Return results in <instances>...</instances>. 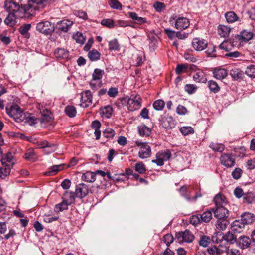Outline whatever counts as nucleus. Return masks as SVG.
<instances>
[{
    "label": "nucleus",
    "instance_id": "obj_1",
    "mask_svg": "<svg viewBox=\"0 0 255 255\" xmlns=\"http://www.w3.org/2000/svg\"><path fill=\"white\" fill-rule=\"evenodd\" d=\"M49 4L48 0H29L22 8L28 17L35 15L37 11L44 9Z\"/></svg>",
    "mask_w": 255,
    "mask_h": 255
},
{
    "label": "nucleus",
    "instance_id": "obj_2",
    "mask_svg": "<svg viewBox=\"0 0 255 255\" xmlns=\"http://www.w3.org/2000/svg\"><path fill=\"white\" fill-rule=\"evenodd\" d=\"M6 111L7 115L12 118L15 122L21 123L24 113L18 105L13 103L7 105L6 107Z\"/></svg>",
    "mask_w": 255,
    "mask_h": 255
},
{
    "label": "nucleus",
    "instance_id": "obj_3",
    "mask_svg": "<svg viewBox=\"0 0 255 255\" xmlns=\"http://www.w3.org/2000/svg\"><path fill=\"white\" fill-rule=\"evenodd\" d=\"M24 4L20 6L18 4L12 1V0H6L5 1L4 8L9 13H15L17 17L23 18L28 17L26 13H24V9L22 8Z\"/></svg>",
    "mask_w": 255,
    "mask_h": 255
},
{
    "label": "nucleus",
    "instance_id": "obj_4",
    "mask_svg": "<svg viewBox=\"0 0 255 255\" xmlns=\"http://www.w3.org/2000/svg\"><path fill=\"white\" fill-rule=\"evenodd\" d=\"M125 101L127 102V108L130 111H135L141 107L142 99L138 94L131 95L128 99L125 100Z\"/></svg>",
    "mask_w": 255,
    "mask_h": 255
},
{
    "label": "nucleus",
    "instance_id": "obj_5",
    "mask_svg": "<svg viewBox=\"0 0 255 255\" xmlns=\"http://www.w3.org/2000/svg\"><path fill=\"white\" fill-rule=\"evenodd\" d=\"M171 157V153L168 149L158 151L155 155V158L152 159L151 162L157 166H161L164 164L165 161H168Z\"/></svg>",
    "mask_w": 255,
    "mask_h": 255
},
{
    "label": "nucleus",
    "instance_id": "obj_6",
    "mask_svg": "<svg viewBox=\"0 0 255 255\" xmlns=\"http://www.w3.org/2000/svg\"><path fill=\"white\" fill-rule=\"evenodd\" d=\"M36 30L42 34L48 35L54 31L55 27L54 24L49 21H42L37 24Z\"/></svg>",
    "mask_w": 255,
    "mask_h": 255
},
{
    "label": "nucleus",
    "instance_id": "obj_7",
    "mask_svg": "<svg viewBox=\"0 0 255 255\" xmlns=\"http://www.w3.org/2000/svg\"><path fill=\"white\" fill-rule=\"evenodd\" d=\"M135 144L139 147L138 156L141 159L149 157L151 155V149L150 146L146 142H141L139 141H135Z\"/></svg>",
    "mask_w": 255,
    "mask_h": 255
},
{
    "label": "nucleus",
    "instance_id": "obj_8",
    "mask_svg": "<svg viewBox=\"0 0 255 255\" xmlns=\"http://www.w3.org/2000/svg\"><path fill=\"white\" fill-rule=\"evenodd\" d=\"M175 237L180 243L183 242L191 243L194 239L193 234L188 230L183 232H177L175 234Z\"/></svg>",
    "mask_w": 255,
    "mask_h": 255
},
{
    "label": "nucleus",
    "instance_id": "obj_9",
    "mask_svg": "<svg viewBox=\"0 0 255 255\" xmlns=\"http://www.w3.org/2000/svg\"><path fill=\"white\" fill-rule=\"evenodd\" d=\"M221 164L227 168H231L235 164V158L232 154L224 153L220 157Z\"/></svg>",
    "mask_w": 255,
    "mask_h": 255
},
{
    "label": "nucleus",
    "instance_id": "obj_10",
    "mask_svg": "<svg viewBox=\"0 0 255 255\" xmlns=\"http://www.w3.org/2000/svg\"><path fill=\"white\" fill-rule=\"evenodd\" d=\"M93 95L91 92L89 90L83 91L81 93L80 105L83 108H87L91 105Z\"/></svg>",
    "mask_w": 255,
    "mask_h": 255
},
{
    "label": "nucleus",
    "instance_id": "obj_11",
    "mask_svg": "<svg viewBox=\"0 0 255 255\" xmlns=\"http://www.w3.org/2000/svg\"><path fill=\"white\" fill-rule=\"evenodd\" d=\"M191 45L195 50L201 51L207 48L208 42L204 39L196 37L192 39Z\"/></svg>",
    "mask_w": 255,
    "mask_h": 255
},
{
    "label": "nucleus",
    "instance_id": "obj_12",
    "mask_svg": "<svg viewBox=\"0 0 255 255\" xmlns=\"http://www.w3.org/2000/svg\"><path fill=\"white\" fill-rule=\"evenodd\" d=\"M89 191L88 185L84 183H80L76 185L75 193L76 197L83 198L88 195Z\"/></svg>",
    "mask_w": 255,
    "mask_h": 255
},
{
    "label": "nucleus",
    "instance_id": "obj_13",
    "mask_svg": "<svg viewBox=\"0 0 255 255\" xmlns=\"http://www.w3.org/2000/svg\"><path fill=\"white\" fill-rule=\"evenodd\" d=\"M190 25L189 20L184 17H179L175 21V28L183 30L187 28Z\"/></svg>",
    "mask_w": 255,
    "mask_h": 255
},
{
    "label": "nucleus",
    "instance_id": "obj_14",
    "mask_svg": "<svg viewBox=\"0 0 255 255\" xmlns=\"http://www.w3.org/2000/svg\"><path fill=\"white\" fill-rule=\"evenodd\" d=\"M215 217L218 219L226 218L229 215L228 210L225 206L216 207L215 210L213 209Z\"/></svg>",
    "mask_w": 255,
    "mask_h": 255
},
{
    "label": "nucleus",
    "instance_id": "obj_15",
    "mask_svg": "<svg viewBox=\"0 0 255 255\" xmlns=\"http://www.w3.org/2000/svg\"><path fill=\"white\" fill-rule=\"evenodd\" d=\"M73 22L68 19H64L57 23L58 29L60 31L67 32L73 25Z\"/></svg>",
    "mask_w": 255,
    "mask_h": 255
},
{
    "label": "nucleus",
    "instance_id": "obj_16",
    "mask_svg": "<svg viewBox=\"0 0 255 255\" xmlns=\"http://www.w3.org/2000/svg\"><path fill=\"white\" fill-rule=\"evenodd\" d=\"M212 72L214 77L218 80L224 79L228 74L227 70L221 67L215 68Z\"/></svg>",
    "mask_w": 255,
    "mask_h": 255
},
{
    "label": "nucleus",
    "instance_id": "obj_17",
    "mask_svg": "<svg viewBox=\"0 0 255 255\" xmlns=\"http://www.w3.org/2000/svg\"><path fill=\"white\" fill-rule=\"evenodd\" d=\"M193 80L196 82L205 83L207 81L206 74L200 69L195 71L193 75Z\"/></svg>",
    "mask_w": 255,
    "mask_h": 255
},
{
    "label": "nucleus",
    "instance_id": "obj_18",
    "mask_svg": "<svg viewBox=\"0 0 255 255\" xmlns=\"http://www.w3.org/2000/svg\"><path fill=\"white\" fill-rule=\"evenodd\" d=\"M39 106L38 108L41 114V122L46 123L49 122L51 119L50 111L46 108H44L42 106L39 105Z\"/></svg>",
    "mask_w": 255,
    "mask_h": 255
},
{
    "label": "nucleus",
    "instance_id": "obj_19",
    "mask_svg": "<svg viewBox=\"0 0 255 255\" xmlns=\"http://www.w3.org/2000/svg\"><path fill=\"white\" fill-rule=\"evenodd\" d=\"M253 33L247 30H243L237 35V38L241 42H247L252 39Z\"/></svg>",
    "mask_w": 255,
    "mask_h": 255
},
{
    "label": "nucleus",
    "instance_id": "obj_20",
    "mask_svg": "<svg viewBox=\"0 0 255 255\" xmlns=\"http://www.w3.org/2000/svg\"><path fill=\"white\" fill-rule=\"evenodd\" d=\"M245 226V224L243 222L237 220L232 223L231 230L234 233H241L244 229Z\"/></svg>",
    "mask_w": 255,
    "mask_h": 255
},
{
    "label": "nucleus",
    "instance_id": "obj_21",
    "mask_svg": "<svg viewBox=\"0 0 255 255\" xmlns=\"http://www.w3.org/2000/svg\"><path fill=\"white\" fill-rule=\"evenodd\" d=\"M55 56L59 59H67L69 56V52L64 48H57L54 52Z\"/></svg>",
    "mask_w": 255,
    "mask_h": 255
},
{
    "label": "nucleus",
    "instance_id": "obj_22",
    "mask_svg": "<svg viewBox=\"0 0 255 255\" xmlns=\"http://www.w3.org/2000/svg\"><path fill=\"white\" fill-rule=\"evenodd\" d=\"M214 201L216 207L226 206L227 205L225 197L221 194H218L215 196Z\"/></svg>",
    "mask_w": 255,
    "mask_h": 255
},
{
    "label": "nucleus",
    "instance_id": "obj_23",
    "mask_svg": "<svg viewBox=\"0 0 255 255\" xmlns=\"http://www.w3.org/2000/svg\"><path fill=\"white\" fill-rule=\"evenodd\" d=\"M75 193L73 192L66 191L63 195V200L69 205L74 202L76 197Z\"/></svg>",
    "mask_w": 255,
    "mask_h": 255
},
{
    "label": "nucleus",
    "instance_id": "obj_24",
    "mask_svg": "<svg viewBox=\"0 0 255 255\" xmlns=\"http://www.w3.org/2000/svg\"><path fill=\"white\" fill-rule=\"evenodd\" d=\"M100 113L102 117L106 119L110 118L113 113V108L110 105L105 106L100 109Z\"/></svg>",
    "mask_w": 255,
    "mask_h": 255
},
{
    "label": "nucleus",
    "instance_id": "obj_25",
    "mask_svg": "<svg viewBox=\"0 0 255 255\" xmlns=\"http://www.w3.org/2000/svg\"><path fill=\"white\" fill-rule=\"evenodd\" d=\"M82 180L85 182L92 183L96 180L95 172L87 171L82 174Z\"/></svg>",
    "mask_w": 255,
    "mask_h": 255
},
{
    "label": "nucleus",
    "instance_id": "obj_26",
    "mask_svg": "<svg viewBox=\"0 0 255 255\" xmlns=\"http://www.w3.org/2000/svg\"><path fill=\"white\" fill-rule=\"evenodd\" d=\"M38 146L40 148L47 149V150H45L47 153L54 152L56 149V146L54 144H49L46 140L39 142Z\"/></svg>",
    "mask_w": 255,
    "mask_h": 255
},
{
    "label": "nucleus",
    "instance_id": "obj_27",
    "mask_svg": "<svg viewBox=\"0 0 255 255\" xmlns=\"http://www.w3.org/2000/svg\"><path fill=\"white\" fill-rule=\"evenodd\" d=\"M230 75L233 79L238 80L243 78L244 73L240 69L234 67L230 70Z\"/></svg>",
    "mask_w": 255,
    "mask_h": 255
},
{
    "label": "nucleus",
    "instance_id": "obj_28",
    "mask_svg": "<svg viewBox=\"0 0 255 255\" xmlns=\"http://www.w3.org/2000/svg\"><path fill=\"white\" fill-rule=\"evenodd\" d=\"M254 220L255 216L251 213L245 212L241 216V221L245 225L251 224Z\"/></svg>",
    "mask_w": 255,
    "mask_h": 255
},
{
    "label": "nucleus",
    "instance_id": "obj_29",
    "mask_svg": "<svg viewBox=\"0 0 255 255\" xmlns=\"http://www.w3.org/2000/svg\"><path fill=\"white\" fill-rule=\"evenodd\" d=\"M1 163L6 166L10 165V169L14 163L13 156L11 153L6 154L2 158Z\"/></svg>",
    "mask_w": 255,
    "mask_h": 255
},
{
    "label": "nucleus",
    "instance_id": "obj_30",
    "mask_svg": "<svg viewBox=\"0 0 255 255\" xmlns=\"http://www.w3.org/2000/svg\"><path fill=\"white\" fill-rule=\"evenodd\" d=\"M101 124L98 120H95L92 122L91 124V128L94 129V134L96 137V139L98 140L101 136V131L100 130Z\"/></svg>",
    "mask_w": 255,
    "mask_h": 255
},
{
    "label": "nucleus",
    "instance_id": "obj_31",
    "mask_svg": "<svg viewBox=\"0 0 255 255\" xmlns=\"http://www.w3.org/2000/svg\"><path fill=\"white\" fill-rule=\"evenodd\" d=\"M162 125L165 128L171 129L175 127V121L171 117H167L162 120Z\"/></svg>",
    "mask_w": 255,
    "mask_h": 255
},
{
    "label": "nucleus",
    "instance_id": "obj_32",
    "mask_svg": "<svg viewBox=\"0 0 255 255\" xmlns=\"http://www.w3.org/2000/svg\"><path fill=\"white\" fill-rule=\"evenodd\" d=\"M22 117H23V118L21 119V122L28 123L30 125L36 123L37 119L28 113H24Z\"/></svg>",
    "mask_w": 255,
    "mask_h": 255
},
{
    "label": "nucleus",
    "instance_id": "obj_33",
    "mask_svg": "<svg viewBox=\"0 0 255 255\" xmlns=\"http://www.w3.org/2000/svg\"><path fill=\"white\" fill-rule=\"evenodd\" d=\"M232 232L229 231L223 236V240L230 244H233L237 241V237Z\"/></svg>",
    "mask_w": 255,
    "mask_h": 255
},
{
    "label": "nucleus",
    "instance_id": "obj_34",
    "mask_svg": "<svg viewBox=\"0 0 255 255\" xmlns=\"http://www.w3.org/2000/svg\"><path fill=\"white\" fill-rule=\"evenodd\" d=\"M138 131L141 136H148L151 133V129L145 125H141L138 127Z\"/></svg>",
    "mask_w": 255,
    "mask_h": 255
},
{
    "label": "nucleus",
    "instance_id": "obj_35",
    "mask_svg": "<svg viewBox=\"0 0 255 255\" xmlns=\"http://www.w3.org/2000/svg\"><path fill=\"white\" fill-rule=\"evenodd\" d=\"M18 17L15 13H9L4 20V23L10 27L13 26L16 23V19Z\"/></svg>",
    "mask_w": 255,
    "mask_h": 255
},
{
    "label": "nucleus",
    "instance_id": "obj_36",
    "mask_svg": "<svg viewBox=\"0 0 255 255\" xmlns=\"http://www.w3.org/2000/svg\"><path fill=\"white\" fill-rule=\"evenodd\" d=\"M239 247L241 249L248 248L250 246V239L248 237H240L238 241Z\"/></svg>",
    "mask_w": 255,
    "mask_h": 255
},
{
    "label": "nucleus",
    "instance_id": "obj_37",
    "mask_svg": "<svg viewBox=\"0 0 255 255\" xmlns=\"http://www.w3.org/2000/svg\"><path fill=\"white\" fill-rule=\"evenodd\" d=\"M227 250V247L224 249H220L215 246L211 247L207 249V252L211 255H219Z\"/></svg>",
    "mask_w": 255,
    "mask_h": 255
},
{
    "label": "nucleus",
    "instance_id": "obj_38",
    "mask_svg": "<svg viewBox=\"0 0 255 255\" xmlns=\"http://www.w3.org/2000/svg\"><path fill=\"white\" fill-rule=\"evenodd\" d=\"M225 17L229 23H233L238 20L239 17L233 11H229L225 13Z\"/></svg>",
    "mask_w": 255,
    "mask_h": 255
},
{
    "label": "nucleus",
    "instance_id": "obj_39",
    "mask_svg": "<svg viewBox=\"0 0 255 255\" xmlns=\"http://www.w3.org/2000/svg\"><path fill=\"white\" fill-rule=\"evenodd\" d=\"M10 165L8 166L2 164L0 167V178H5L10 174Z\"/></svg>",
    "mask_w": 255,
    "mask_h": 255
},
{
    "label": "nucleus",
    "instance_id": "obj_40",
    "mask_svg": "<svg viewBox=\"0 0 255 255\" xmlns=\"http://www.w3.org/2000/svg\"><path fill=\"white\" fill-rule=\"evenodd\" d=\"M200 218L201 222H209L212 219V212L210 210L205 211L202 214H200Z\"/></svg>",
    "mask_w": 255,
    "mask_h": 255
},
{
    "label": "nucleus",
    "instance_id": "obj_41",
    "mask_svg": "<svg viewBox=\"0 0 255 255\" xmlns=\"http://www.w3.org/2000/svg\"><path fill=\"white\" fill-rule=\"evenodd\" d=\"M219 34L223 37H227L230 32V28L225 26V25H220L218 27V29Z\"/></svg>",
    "mask_w": 255,
    "mask_h": 255
},
{
    "label": "nucleus",
    "instance_id": "obj_42",
    "mask_svg": "<svg viewBox=\"0 0 255 255\" xmlns=\"http://www.w3.org/2000/svg\"><path fill=\"white\" fill-rule=\"evenodd\" d=\"M65 112L68 117L73 118L76 116L77 111L74 106L68 105L65 107Z\"/></svg>",
    "mask_w": 255,
    "mask_h": 255
},
{
    "label": "nucleus",
    "instance_id": "obj_43",
    "mask_svg": "<svg viewBox=\"0 0 255 255\" xmlns=\"http://www.w3.org/2000/svg\"><path fill=\"white\" fill-rule=\"evenodd\" d=\"M100 53L95 49H93L88 52V56L91 61H95L100 59Z\"/></svg>",
    "mask_w": 255,
    "mask_h": 255
},
{
    "label": "nucleus",
    "instance_id": "obj_44",
    "mask_svg": "<svg viewBox=\"0 0 255 255\" xmlns=\"http://www.w3.org/2000/svg\"><path fill=\"white\" fill-rule=\"evenodd\" d=\"M211 243V239L209 236L201 235L200 237L199 244L203 247H207Z\"/></svg>",
    "mask_w": 255,
    "mask_h": 255
},
{
    "label": "nucleus",
    "instance_id": "obj_45",
    "mask_svg": "<svg viewBox=\"0 0 255 255\" xmlns=\"http://www.w3.org/2000/svg\"><path fill=\"white\" fill-rule=\"evenodd\" d=\"M228 223L229 222L226 218L218 219L216 224V227L218 230H224L227 228Z\"/></svg>",
    "mask_w": 255,
    "mask_h": 255
},
{
    "label": "nucleus",
    "instance_id": "obj_46",
    "mask_svg": "<svg viewBox=\"0 0 255 255\" xmlns=\"http://www.w3.org/2000/svg\"><path fill=\"white\" fill-rule=\"evenodd\" d=\"M25 158L30 161H34L36 158V155L32 149H28L24 154Z\"/></svg>",
    "mask_w": 255,
    "mask_h": 255
},
{
    "label": "nucleus",
    "instance_id": "obj_47",
    "mask_svg": "<svg viewBox=\"0 0 255 255\" xmlns=\"http://www.w3.org/2000/svg\"><path fill=\"white\" fill-rule=\"evenodd\" d=\"M104 74V70L96 68L92 74V79L93 81L101 80Z\"/></svg>",
    "mask_w": 255,
    "mask_h": 255
},
{
    "label": "nucleus",
    "instance_id": "obj_48",
    "mask_svg": "<svg viewBox=\"0 0 255 255\" xmlns=\"http://www.w3.org/2000/svg\"><path fill=\"white\" fill-rule=\"evenodd\" d=\"M208 85L210 91L214 93L218 92L220 90V88L217 83L213 80L209 81Z\"/></svg>",
    "mask_w": 255,
    "mask_h": 255
},
{
    "label": "nucleus",
    "instance_id": "obj_49",
    "mask_svg": "<svg viewBox=\"0 0 255 255\" xmlns=\"http://www.w3.org/2000/svg\"><path fill=\"white\" fill-rule=\"evenodd\" d=\"M62 169V166L53 165L49 168L48 171L45 173V175L47 176H52L56 174L58 171Z\"/></svg>",
    "mask_w": 255,
    "mask_h": 255
},
{
    "label": "nucleus",
    "instance_id": "obj_50",
    "mask_svg": "<svg viewBox=\"0 0 255 255\" xmlns=\"http://www.w3.org/2000/svg\"><path fill=\"white\" fill-rule=\"evenodd\" d=\"M101 24L109 28H113L116 26L115 23L112 19H103Z\"/></svg>",
    "mask_w": 255,
    "mask_h": 255
},
{
    "label": "nucleus",
    "instance_id": "obj_51",
    "mask_svg": "<svg viewBox=\"0 0 255 255\" xmlns=\"http://www.w3.org/2000/svg\"><path fill=\"white\" fill-rule=\"evenodd\" d=\"M134 168L135 171L139 174H144L146 171L145 165L142 162L136 163Z\"/></svg>",
    "mask_w": 255,
    "mask_h": 255
},
{
    "label": "nucleus",
    "instance_id": "obj_52",
    "mask_svg": "<svg viewBox=\"0 0 255 255\" xmlns=\"http://www.w3.org/2000/svg\"><path fill=\"white\" fill-rule=\"evenodd\" d=\"M68 204L63 200L62 202L57 204L55 206L54 210L56 212H60L68 209Z\"/></svg>",
    "mask_w": 255,
    "mask_h": 255
},
{
    "label": "nucleus",
    "instance_id": "obj_53",
    "mask_svg": "<svg viewBox=\"0 0 255 255\" xmlns=\"http://www.w3.org/2000/svg\"><path fill=\"white\" fill-rule=\"evenodd\" d=\"M209 147L212 148L213 150L219 152H222L225 149V146L223 144L217 143L212 142L210 144Z\"/></svg>",
    "mask_w": 255,
    "mask_h": 255
},
{
    "label": "nucleus",
    "instance_id": "obj_54",
    "mask_svg": "<svg viewBox=\"0 0 255 255\" xmlns=\"http://www.w3.org/2000/svg\"><path fill=\"white\" fill-rule=\"evenodd\" d=\"M115 134V131L111 128H106L103 133V136L108 139H112L114 137Z\"/></svg>",
    "mask_w": 255,
    "mask_h": 255
},
{
    "label": "nucleus",
    "instance_id": "obj_55",
    "mask_svg": "<svg viewBox=\"0 0 255 255\" xmlns=\"http://www.w3.org/2000/svg\"><path fill=\"white\" fill-rule=\"evenodd\" d=\"M165 106V102L163 100L159 99L156 100L153 104V108L157 111L162 110Z\"/></svg>",
    "mask_w": 255,
    "mask_h": 255
},
{
    "label": "nucleus",
    "instance_id": "obj_56",
    "mask_svg": "<svg viewBox=\"0 0 255 255\" xmlns=\"http://www.w3.org/2000/svg\"><path fill=\"white\" fill-rule=\"evenodd\" d=\"M73 38L76 41V42L81 44H83L85 40L83 34L79 32L73 34Z\"/></svg>",
    "mask_w": 255,
    "mask_h": 255
},
{
    "label": "nucleus",
    "instance_id": "obj_57",
    "mask_svg": "<svg viewBox=\"0 0 255 255\" xmlns=\"http://www.w3.org/2000/svg\"><path fill=\"white\" fill-rule=\"evenodd\" d=\"M245 73L250 77H255V65L251 64L247 66Z\"/></svg>",
    "mask_w": 255,
    "mask_h": 255
},
{
    "label": "nucleus",
    "instance_id": "obj_58",
    "mask_svg": "<svg viewBox=\"0 0 255 255\" xmlns=\"http://www.w3.org/2000/svg\"><path fill=\"white\" fill-rule=\"evenodd\" d=\"M31 25L30 24H25L22 26H21L19 28V32L22 35L25 36L28 34V31L30 30Z\"/></svg>",
    "mask_w": 255,
    "mask_h": 255
},
{
    "label": "nucleus",
    "instance_id": "obj_59",
    "mask_svg": "<svg viewBox=\"0 0 255 255\" xmlns=\"http://www.w3.org/2000/svg\"><path fill=\"white\" fill-rule=\"evenodd\" d=\"M197 89V86L194 84H186L184 86L185 91L189 94L194 93Z\"/></svg>",
    "mask_w": 255,
    "mask_h": 255
},
{
    "label": "nucleus",
    "instance_id": "obj_60",
    "mask_svg": "<svg viewBox=\"0 0 255 255\" xmlns=\"http://www.w3.org/2000/svg\"><path fill=\"white\" fill-rule=\"evenodd\" d=\"M243 198L244 201L249 204H251L255 201V196L251 192L245 193Z\"/></svg>",
    "mask_w": 255,
    "mask_h": 255
},
{
    "label": "nucleus",
    "instance_id": "obj_61",
    "mask_svg": "<svg viewBox=\"0 0 255 255\" xmlns=\"http://www.w3.org/2000/svg\"><path fill=\"white\" fill-rule=\"evenodd\" d=\"M163 240L165 244L169 247L174 241L173 236L170 234H167L163 236Z\"/></svg>",
    "mask_w": 255,
    "mask_h": 255
},
{
    "label": "nucleus",
    "instance_id": "obj_62",
    "mask_svg": "<svg viewBox=\"0 0 255 255\" xmlns=\"http://www.w3.org/2000/svg\"><path fill=\"white\" fill-rule=\"evenodd\" d=\"M119 49V44L117 39H114L109 42V49L110 50H117Z\"/></svg>",
    "mask_w": 255,
    "mask_h": 255
},
{
    "label": "nucleus",
    "instance_id": "obj_63",
    "mask_svg": "<svg viewBox=\"0 0 255 255\" xmlns=\"http://www.w3.org/2000/svg\"><path fill=\"white\" fill-rule=\"evenodd\" d=\"M190 223L194 226H196L201 223L200 218V214L192 215L190 218Z\"/></svg>",
    "mask_w": 255,
    "mask_h": 255
},
{
    "label": "nucleus",
    "instance_id": "obj_64",
    "mask_svg": "<svg viewBox=\"0 0 255 255\" xmlns=\"http://www.w3.org/2000/svg\"><path fill=\"white\" fill-rule=\"evenodd\" d=\"M188 67L186 64H178L175 69L177 74L180 75L185 72Z\"/></svg>",
    "mask_w": 255,
    "mask_h": 255
}]
</instances>
